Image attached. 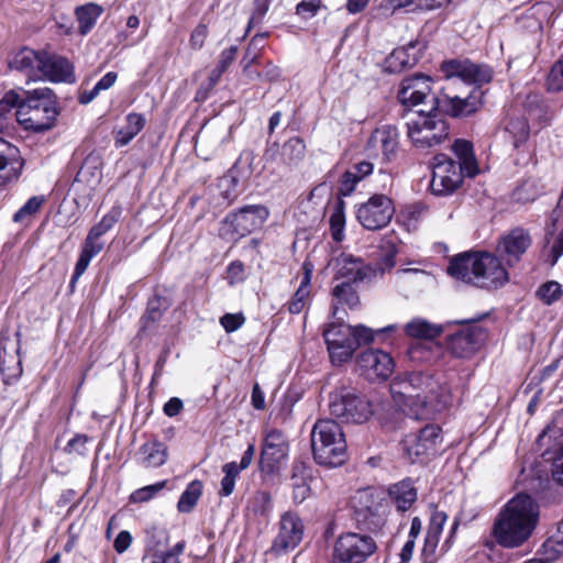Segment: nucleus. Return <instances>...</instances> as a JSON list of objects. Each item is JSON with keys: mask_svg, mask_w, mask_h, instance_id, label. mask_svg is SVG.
I'll return each mask as SVG.
<instances>
[{"mask_svg": "<svg viewBox=\"0 0 563 563\" xmlns=\"http://www.w3.org/2000/svg\"><path fill=\"white\" fill-rule=\"evenodd\" d=\"M390 394L395 405L415 418L441 411L452 400L450 388L445 384L421 372L395 377L390 383Z\"/></svg>", "mask_w": 563, "mask_h": 563, "instance_id": "1", "label": "nucleus"}, {"mask_svg": "<svg viewBox=\"0 0 563 563\" xmlns=\"http://www.w3.org/2000/svg\"><path fill=\"white\" fill-rule=\"evenodd\" d=\"M539 520L538 501L528 494H517L499 511L493 534L499 545L519 548L531 538Z\"/></svg>", "mask_w": 563, "mask_h": 563, "instance_id": "2", "label": "nucleus"}, {"mask_svg": "<svg viewBox=\"0 0 563 563\" xmlns=\"http://www.w3.org/2000/svg\"><path fill=\"white\" fill-rule=\"evenodd\" d=\"M452 150L459 158V163L445 154H438L434 157L430 188L432 194L437 196L451 195L462 185L464 176L474 177L478 174V166L471 142L456 140Z\"/></svg>", "mask_w": 563, "mask_h": 563, "instance_id": "3", "label": "nucleus"}, {"mask_svg": "<svg viewBox=\"0 0 563 563\" xmlns=\"http://www.w3.org/2000/svg\"><path fill=\"white\" fill-rule=\"evenodd\" d=\"M16 120L25 130L41 132L51 129L57 118V102L52 89L38 88L29 91L15 106Z\"/></svg>", "mask_w": 563, "mask_h": 563, "instance_id": "4", "label": "nucleus"}, {"mask_svg": "<svg viewBox=\"0 0 563 563\" xmlns=\"http://www.w3.org/2000/svg\"><path fill=\"white\" fill-rule=\"evenodd\" d=\"M314 461L327 467H336L346 459V440L340 424L332 419L318 420L311 431Z\"/></svg>", "mask_w": 563, "mask_h": 563, "instance_id": "5", "label": "nucleus"}, {"mask_svg": "<svg viewBox=\"0 0 563 563\" xmlns=\"http://www.w3.org/2000/svg\"><path fill=\"white\" fill-rule=\"evenodd\" d=\"M329 409L332 416L347 423H364L373 415L371 401L345 386L330 394Z\"/></svg>", "mask_w": 563, "mask_h": 563, "instance_id": "6", "label": "nucleus"}, {"mask_svg": "<svg viewBox=\"0 0 563 563\" xmlns=\"http://www.w3.org/2000/svg\"><path fill=\"white\" fill-rule=\"evenodd\" d=\"M437 112L419 113L407 122L408 137L417 148H430L448 139V123Z\"/></svg>", "mask_w": 563, "mask_h": 563, "instance_id": "7", "label": "nucleus"}, {"mask_svg": "<svg viewBox=\"0 0 563 563\" xmlns=\"http://www.w3.org/2000/svg\"><path fill=\"white\" fill-rule=\"evenodd\" d=\"M431 78L421 74L405 78L398 91L399 101L409 108L421 107L416 111L431 114L439 110L440 97L432 93Z\"/></svg>", "mask_w": 563, "mask_h": 563, "instance_id": "8", "label": "nucleus"}, {"mask_svg": "<svg viewBox=\"0 0 563 563\" xmlns=\"http://www.w3.org/2000/svg\"><path fill=\"white\" fill-rule=\"evenodd\" d=\"M376 550L377 543L372 536L346 532L335 540L331 563H364Z\"/></svg>", "mask_w": 563, "mask_h": 563, "instance_id": "9", "label": "nucleus"}, {"mask_svg": "<svg viewBox=\"0 0 563 563\" xmlns=\"http://www.w3.org/2000/svg\"><path fill=\"white\" fill-rule=\"evenodd\" d=\"M268 216L269 211L265 206H245L238 212L230 213L223 221L221 230L231 240H239L262 228Z\"/></svg>", "mask_w": 563, "mask_h": 563, "instance_id": "10", "label": "nucleus"}, {"mask_svg": "<svg viewBox=\"0 0 563 563\" xmlns=\"http://www.w3.org/2000/svg\"><path fill=\"white\" fill-rule=\"evenodd\" d=\"M395 213L393 200L383 194H374L365 202L355 207L356 219L360 224L371 231L387 227Z\"/></svg>", "mask_w": 563, "mask_h": 563, "instance_id": "11", "label": "nucleus"}, {"mask_svg": "<svg viewBox=\"0 0 563 563\" xmlns=\"http://www.w3.org/2000/svg\"><path fill=\"white\" fill-rule=\"evenodd\" d=\"M306 155V144L298 137H291L282 146L277 143L269 145L264 154L266 165H272L274 173H287L298 167Z\"/></svg>", "mask_w": 563, "mask_h": 563, "instance_id": "12", "label": "nucleus"}, {"mask_svg": "<svg viewBox=\"0 0 563 563\" xmlns=\"http://www.w3.org/2000/svg\"><path fill=\"white\" fill-rule=\"evenodd\" d=\"M288 455V442L283 432L271 430L263 443L260 456V470L266 475L280 471Z\"/></svg>", "mask_w": 563, "mask_h": 563, "instance_id": "13", "label": "nucleus"}, {"mask_svg": "<svg viewBox=\"0 0 563 563\" xmlns=\"http://www.w3.org/2000/svg\"><path fill=\"white\" fill-rule=\"evenodd\" d=\"M323 336L333 364L340 365L352 357L356 342L353 341L352 325L330 324L323 331Z\"/></svg>", "mask_w": 563, "mask_h": 563, "instance_id": "14", "label": "nucleus"}, {"mask_svg": "<svg viewBox=\"0 0 563 563\" xmlns=\"http://www.w3.org/2000/svg\"><path fill=\"white\" fill-rule=\"evenodd\" d=\"M303 522L294 511H286L282 515L278 523V533L273 541L271 551L282 554L294 550L302 540Z\"/></svg>", "mask_w": 563, "mask_h": 563, "instance_id": "15", "label": "nucleus"}, {"mask_svg": "<svg viewBox=\"0 0 563 563\" xmlns=\"http://www.w3.org/2000/svg\"><path fill=\"white\" fill-rule=\"evenodd\" d=\"M442 70L448 79L457 78L467 84L483 85L489 82L493 78L490 67L475 64L468 59L444 62Z\"/></svg>", "mask_w": 563, "mask_h": 563, "instance_id": "16", "label": "nucleus"}, {"mask_svg": "<svg viewBox=\"0 0 563 563\" xmlns=\"http://www.w3.org/2000/svg\"><path fill=\"white\" fill-rule=\"evenodd\" d=\"M335 278H346L350 282L371 280L376 277L377 271L352 254L342 253L329 264Z\"/></svg>", "mask_w": 563, "mask_h": 563, "instance_id": "17", "label": "nucleus"}, {"mask_svg": "<svg viewBox=\"0 0 563 563\" xmlns=\"http://www.w3.org/2000/svg\"><path fill=\"white\" fill-rule=\"evenodd\" d=\"M484 103V91L476 87L466 97L442 95L439 110L453 118L468 117L477 112Z\"/></svg>", "mask_w": 563, "mask_h": 563, "instance_id": "18", "label": "nucleus"}, {"mask_svg": "<svg viewBox=\"0 0 563 563\" xmlns=\"http://www.w3.org/2000/svg\"><path fill=\"white\" fill-rule=\"evenodd\" d=\"M531 243L532 238L528 230L515 228L499 239L497 252L507 265L512 266L520 261Z\"/></svg>", "mask_w": 563, "mask_h": 563, "instance_id": "19", "label": "nucleus"}, {"mask_svg": "<svg viewBox=\"0 0 563 563\" xmlns=\"http://www.w3.org/2000/svg\"><path fill=\"white\" fill-rule=\"evenodd\" d=\"M486 334L481 327H468L452 334L448 340V349L459 358L472 357L482 346Z\"/></svg>", "mask_w": 563, "mask_h": 563, "instance_id": "20", "label": "nucleus"}, {"mask_svg": "<svg viewBox=\"0 0 563 563\" xmlns=\"http://www.w3.org/2000/svg\"><path fill=\"white\" fill-rule=\"evenodd\" d=\"M357 364L367 379H387L394 372L395 363L389 353L382 350H366L357 357Z\"/></svg>", "mask_w": 563, "mask_h": 563, "instance_id": "21", "label": "nucleus"}, {"mask_svg": "<svg viewBox=\"0 0 563 563\" xmlns=\"http://www.w3.org/2000/svg\"><path fill=\"white\" fill-rule=\"evenodd\" d=\"M442 442L441 429L438 426H426L418 434H409L404 439V448L410 459H419L435 452Z\"/></svg>", "mask_w": 563, "mask_h": 563, "instance_id": "22", "label": "nucleus"}, {"mask_svg": "<svg viewBox=\"0 0 563 563\" xmlns=\"http://www.w3.org/2000/svg\"><path fill=\"white\" fill-rule=\"evenodd\" d=\"M477 267V286L498 288L509 280L506 267L499 257L490 253H479Z\"/></svg>", "mask_w": 563, "mask_h": 563, "instance_id": "23", "label": "nucleus"}, {"mask_svg": "<svg viewBox=\"0 0 563 563\" xmlns=\"http://www.w3.org/2000/svg\"><path fill=\"white\" fill-rule=\"evenodd\" d=\"M22 168L23 159L19 148L0 137V186L18 180Z\"/></svg>", "mask_w": 563, "mask_h": 563, "instance_id": "24", "label": "nucleus"}, {"mask_svg": "<svg viewBox=\"0 0 563 563\" xmlns=\"http://www.w3.org/2000/svg\"><path fill=\"white\" fill-rule=\"evenodd\" d=\"M42 58L41 79L53 82H75L74 66L67 58L46 52Z\"/></svg>", "mask_w": 563, "mask_h": 563, "instance_id": "25", "label": "nucleus"}, {"mask_svg": "<svg viewBox=\"0 0 563 563\" xmlns=\"http://www.w3.org/2000/svg\"><path fill=\"white\" fill-rule=\"evenodd\" d=\"M398 147V131L393 125L377 128L371 135L367 148L374 155H382L389 161Z\"/></svg>", "mask_w": 563, "mask_h": 563, "instance_id": "26", "label": "nucleus"}, {"mask_svg": "<svg viewBox=\"0 0 563 563\" xmlns=\"http://www.w3.org/2000/svg\"><path fill=\"white\" fill-rule=\"evenodd\" d=\"M44 52H37L24 47L13 54L9 62L11 69L24 74L30 80L41 79V66H43Z\"/></svg>", "mask_w": 563, "mask_h": 563, "instance_id": "27", "label": "nucleus"}, {"mask_svg": "<svg viewBox=\"0 0 563 563\" xmlns=\"http://www.w3.org/2000/svg\"><path fill=\"white\" fill-rule=\"evenodd\" d=\"M479 253H464L453 257L446 268L448 274L457 280L477 285Z\"/></svg>", "mask_w": 563, "mask_h": 563, "instance_id": "28", "label": "nucleus"}, {"mask_svg": "<svg viewBox=\"0 0 563 563\" xmlns=\"http://www.w3.org/2000/svg\"><path fill=\"white\" fill-rule=\"evenodd\" d=\"M432 280L429 272L416 267H402L395 274V283L401 291H421Z\"/></svg>", "mask_w": 563, "mask_h": 563, "instance_id": "29", "label": "nucleus"}, {"mask_svg": "<svg viewBox=\"0 0 563 563\" xmlns=\"http://www.w3.org/2000/svg\"><path fill=\"white\" fill-rule=\"evenodd\" d=\"M352 507L358 521L366 522L378 515L382 504L373 489H362L352 497Z\"/></svg>", "mask_w": 563, "mask_h": 563, "instance_id": "30", "label": "nucleus"}, {"mask_svg": "<svg viewBox=\"0 0 563 563\" xmlns=\"http://www.w3.org/2000/svg\"><path fill=\"white\" fill-rule=\"evenodd\" d=\"M167 460V446L158 440H151L143 443L137 451L139 463L146 467H159Z\"/></svg>", "mask_w": 563, "mask_h": 563, "instance_id": "31", "label": "nucleus"}, {"mask_svg": "<svg viewBox=\"0 0 563 563\" xmlns=\"http://www.w3.org/2000/svg\"><path fill=\"white\" fill-rule=\"evenodd\" d=\"M103 249V243L99 241V238L88 233L78 261L75 266V271L71 277V283H75L88 268L90 261L98 255Z\"/></svg>", "mask_w": 563, "mask_h": 563, "instance_id": "32", "label": "nucleus"}, {"mask_svg": "<svg viewBox=\"0 0 563 563\" xmlns=\"http://www.w3.org/2000/svg\"><path fill=\"white\" fill-rule=\"evenodd\" d=\"M416 49L415 43L394 49L386 58V68L391 73H398L405 68L412 67L418 62V56L411 51Z\"/></svg>", "mask_w": 563, "mask_h": 563, "instance_id": "33", "label": "nucleus"}, {"mask_svg": "<svg viewBox=\"0 0 563 563\" xmlns=\"http://www.w3.org/2000/svg\"><path fill=\"white\" fill-rule=\"evenodd\" d=\"M389 497L399 511L408 510L417 500V489L410 481H401L390 486Z\"/></svg>", "mask_w": 563, "mask_h": 563, "instance_id": "34", "label": "nucleus"}, {"mask_svg": "<svg viewBox=\"0 0 563 563\" xmlns=\"http://www.w3.org/2000/svg\"><path fill=\"white\" fill-rule=\"evenodd\" d=\"M405 333L420 341H433L442 333V328L422 318H413L405 325Z\"/></svg>", "mask_w": 563, "mask_h": 563, "instance_id": "35", "label": "nucleus"}, {"mask_svg": "<svg viewBox=\"0 0 563 563\" xmlns=\"http://www.w3.org/2000/svg\"><path fill=\"white\" fill-rule=\"evenodd\" d=\"M145 118L140 113H129L126 115V124L115 134V146L121 147L128 145L144 128Z\"/></svg>", "mask_w": 563, "mask_h": 563, "instance_id": "36", "label": "nucleus"}, {"mask_svg": "<svg viewBox=\"0 0 563 563\" xmlns=\"http://www.w3.org/2000/svg\"><path fill=\"white\" fill-rule=\"evenodd\" d=\"M303 271L305 274L300 283V286L288 303V310L292 314H298L303 310L310 296L309 285L311 282L312 274L311 265L309 263H305Z\"/></svg>", "mask_w": 563, "mask_h": 563, "instance_id": "37", "label": "nucleus"}, {"mask_svg": "<svg viewBox=\"0 0 563 563\" xmlns=\"http://www.w3.org/2000/svg\"><path fill=\"white\" fill-rule=\"evenodd\" d=\"M441 349L434 341H418L410 345L408 356L416 363H431L438 358Z\"/></svg>", "mask_w": 563, "mask_h": 563, "instance_id": "38", "label": "nucleus"}, {"mask_svg": "<svg viewBox=\"0 0 563 563\" xmlns=\"http://www.w3.org/2000/svg\"><path fill=\"white\" fill-rule=\"evenodd\" d=\"M273 509L272 496L268 492L257 490L247 500L246 514L256 518H267Z\"/></svg>", "mask_w": 563, "mask_h": 563, "instance_id": "39", "label": "nucleus"}, {"mask_svg": "<svg viewBox=\"0 0 563 563\" xmlns=\"http://www.w3.org/2000/svg\"><path fill=\"white\" fill-rule=\"evenodd\" d=\"M103 13V8L97 3H87L76 9L78 20V30L85 35L91 31L99 16Z\"/></svg>", "mask_w": 563, "mask_h": 563, "instance_id": "40", "label": "nucleus"}, {"mask_svg": "<svg viewBox=\"0 0 563 563\" xmlns=\"http://www.w3.org/2000/svg\"><path fill=\"white\" fill-rule=\"evenodd\" d=\"M446 516L443 512H435L431 517V521L426 534L423 554L432 555L439 543L440 534Z\"/></svg>", "mask_w": 563, "mask_h": 563, "instance_id": "41", "label": "nucleus"}, {"mask_svg": "<svg viewBox=\"0 0 563 563\" xmlns=\"http://www.w3.org/2000/svg\"><path fill=\"white\" fill-rule=\"evenodd\" d=\"M397 331L396 324H390L377 330H373L363 324L352 327L353 341L355 342V350L362 344H369L375 341V338H379L387 333H394Z\"/></svg>", "mask_w": 563, "mask_h": 563, "instance_id": "42", "label": "nucleus"}, {"mask_svg": "<svg viewBox=\"0 0 563 563\" xmlns=\"http://www.w3.org/2000/svg\"><path fill=\"white\" fill-rule=\"evenodd\" d=\"M506 132L511 136L514 146L518 148L527 142L530 134L527 119L523 117L511 118L506 125Z\"/></svg>", "mask_w": 563, "mask_h": 563, "instance_id": "43", "label": "nucleus"}, {"mask_svg": "<svg viewBox=\"0 0 563 563\" xmlns=\"http://www.w3.org/2000/svg\"><path fill=\"white\" fill-rule=\"evenodd\" d=\"M331 236L335 242H342L345 238V213H344V201L339 200L329 219Z\"/></svg>", "mask_w": 563, "mask_h": 563, "instance_id": "44", "label": "nucleus"}, {"mask_svg": "<svg viewBox=\"0 0 563 563\" xmlns=\"http://www.w3.org/2000/svg\"><path fill=\"white\" fill-rule=\"evenodd\" d=\"M332 295L338 303L346 305L350 309H355L360 306V297L353 285L349 282L338 284L332 289Z\"/></svg>", "mask_w": 563, "mask_h": 563, "instance_id": "45", "label": "nucleus"}, {"mask_svg": "<svg viewBox=\"0 0 563 563\" xmlns=\"http://www.w3.org/2000/svg\"><path fill=\"white\" fill-rule=\"evenodd\" d=\"M202 494V483L200 481H192L188 484L185 492L180 495L177 508L180 512H189L198 503Z\"/></svg>", "mask_w": 563, "mask_h": 563, "instance_id": "46", "label": "nucleus"}, {"mask_svg": "<svg viewBox=\"0 0 563 563\" xmlns=\"http://www.w3.org/2000/svg\"><path fill=\"white\" fill-rule=\"evenodd\" d=\"M222 472L224 473V476L221 481L220 495L230 496L234 490L235 481L240 473V468L235 462H231L222 466Z\"/></svg>", "mask_w": 563, "mask_h": 563, "instance_id": "47", "label": "nucleus"}, {"mask_svg": "<svg viewBox=\"0 0 563 563\" xmlns=\"http://www.w3.org/2000/svg\"><path fill=\"white\" fill-rule=\"evenodd\" d=\"M121 217L120 208H112L108 213H106L99 223L93 225L89 233L96 235L97 238H101L108 231H110L113 225L119 221Z\"/></svg>", "mask_w": 563, "mask_h": 563, "instance_id": "48", "label": "nucleus"}, {"mask_svg": "<svg viewBox=\"0 0 563 563\" xmlns=\"http://www.w3.org/2000/svg\"><path fill=\"white\" fill-rule=\"evenodd\" d=\"M19 101V95L13 90L8 91L0 100V132L8 126L9 117Z\"/></svg>", "mask_w": 563, "mask_h": 563, "instance_id": "49", "label": "nucleus"}, {"mask_svg": "<svg viewBox=\"0 0 563 563\" xmlns=\"http://www.w3.org/2000/svg\"><path fill=\"white\" fill-rule=\"evenodd\" d=\"M44 202V197H31L13 216L14 222H23L27 218L34 216Z\"/></svg>", "mask_w": 563, "mask_h": 563, "instance_id": "50", "label": "nucleus"}, {"mask_svg": "<svg viewBox=\"0 0 563 563\" xmlns=\"http://www.w3.org/2000/svg\"><path fill=\"white\" fill-rule=\"evenodd\" d=\"M537 295L544 303L551 305L561 298L562 287L556 282H548L539 287Z\"/></svg>", "mask_w": 563, "mask_h": 563, "instance_id": "51", "label": "nucleus"}, {"mask_svg": "<svg viewBox=\"0 0 563 563\" xmlns=\"http://www.w3.org/2000/svg\"><path fill=\"white\" fill-rule=\"evenodd\" d=\"M543 559L545 563L555 562L563 556V542L556 541L553 537L549 538L542 545Z\"/></svg>", "mask_w": 563, "mask_h": 563, "instance_id": "52", "label": "nucleus"}, {"mask_svg": "<svg viewBox=\"0 0 563 563\" xmlns=\"http://www.w3.org/2000/svg\"><path fill=\"white\" fill-rule=\"evenodd\" d=\"M166 485V481L158 482L153 485H148L136 489L131 495V500L134 503H145L152 499L157 493H159Z\"/></svg>", "mask_w": 563, "mask_h": 563, "instance_id": "53", "label": "nucleus"}, {"mask_svg": "<svg viewBox=\"0 0 563 563\" xmlns=\"http://www.w3.org/2000/svg\"><path fill=\"white\" fill-rule=\"evenodd\" d=\"M547 85L550 91L563 90V58L552 66Z\"/></svg>", "mask_w": 563, "mask_h": 563, "instance_id": "54", "label": "nucleus"}, {"mask_svg": "<svg viewBox=\"0 0 563 563\" xmlns=\"http://www.w3.org/2000/svg\"><path fill=\"white\" fill-rule=\"evenodd\" d=\"M292 479V500L296 504H301L310 496V486L303 477L299 478L296 474Z\"/></svg>", "mask_w": 563, "mask_h": 563, "instance_id": "55", "label": "nucleus"}, {"mask_svg": "<svg viewBox=\"0 0 563 563\" xmlns=\"http://www.w3.org/2000/svg\"><path fill=\"white\" fill-rule=\"evenodd\" d=\"M167 542V532L163 529L152 527L146 530V544L152 551H157L161 545Z\"/></svg>", "mask_w": 563, "mask_h": 563, "instance_id": "56", "label": "nucleus"}, {"mask_svg": "<svg viewBox=\"0 0 563 563\" xmlns=\"http://www.w3.org/2000/svg\"><path fill=\"white\" fill-rule=\"evenodd\" d=\"M245 318L242 313H225L220 318V324L227 332H234L243 325Z\"/></svg>", "mask_w": 563, "mask_h": 563, "instance_id": "57", "label": "nucleus"}, {"mask_svg": "<svg viewBox=\"0 0 563 563\" xmlns=\"http://www.w3.org/2000/svg\"><path fill=\"white\" fill-rule=\"evenodd\" d=\"M361 181L360 177L355 176L354 174H352V172H345L343 175H342V178H341V181H340V188H339V192L341 196L343 197H347L350 196L356 185Z\"/></svg>", "mask_w": 563, "mask_h": 563, "instance_id": "58", "label": "nucleus"}, {"mask_svg": "<svg viewBox=\"0 0 563 563\" xmlns=\"http://www.w3.org/2000/svg\"><path fill=\"white\" fill-rule=\"evenodd\" d=\"M320 7L321 0H301L296 7V11L303 18H312L317 14Z\"/></svg>", "mask_w": 563, "mask_h": 563, "instance_id": "59", "label": "nucleus"}, {"mask_svg": "<svg viewBox=\"0 0 563 563\" xmlns=\"http://www.w3.org/2000/svg\"><path fill=\"white\" fill-rule=\"evenodd\" d=\"M271 0H254V10L249 21L247 31L253 23L260 22L269 9Z\"/></svg>", "mask_w": 563, "mask_h": 563, "instance_id": "60", "label": "nucleus"}, {"mask_svg": "<svg viewBox=\"0 0 563 563\" xmlns=\"http://www.w3.org/2000/svg\"><path fill=\"white\" fill-rule=\"evenodd\" d=\"M207 36H208L207 25H205V24L197 25L195 27V30L192 31V33L190 35V40H189L191 48H194V49L202 48Z\"/></svg>", "mask_w": 563, "mask_h": 563, "instance_id": "61", "label": "nucleus"}, {"mask_svg": "<svg viewBox=\"0 0 563 563\" xmlns=\"http://www.w3.org/2000/svg\"><path fill=\"white\" fill-rule=\"evenodd\" d=\"M88 442V437L82 434H77L73 439H70L65 448V452L68 454L77 453L84 454L86 452V444Z\"/></svg>", "mask_w": 563, "mask_h": 563, "instance_id": "62", "label": "nucleus"}, {"mask_svg": "<svg viewBox=\"0 0 563 563\" xmlns=\"http://www.w3.org/2000/svg\"><path fill=\"white\" fill-rule=\"evenodd\" d=\"M563 254V231L554 239L553 244L550 247L549 251V258L548 262L551 266H554L559 258Z\"/></svg>", "mask_w": 563, "mask_h": 563, "instance_id": "63", "label": "nucleus"}, {"mask_svg": "<svg viewBox=\"0 0 563 563\" xmlns=\"http://www.w3.org/2000/svg\"><path fill=\"white\" fill-rule=\"evenodd\" d=\"M238 54V47L231 46L221 52L217 67L225 71L233 63Z\"/></svg>", "mask_w": 563, "mask_h": 563, "instance_id": "64", "label": "nucleus"}]
</instances>
